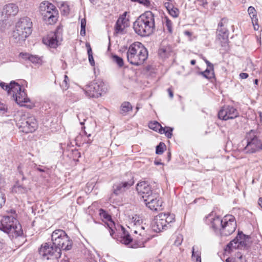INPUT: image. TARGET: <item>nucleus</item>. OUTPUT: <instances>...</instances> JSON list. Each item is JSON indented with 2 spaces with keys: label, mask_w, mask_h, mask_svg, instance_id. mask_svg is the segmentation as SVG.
Segmentation results:
<instances>
[{
  "label": "nucleus",
  "mask_w": 262,
  "mask_h": 262,
  "mask_svg": "<svg viewBox=\"0 0 262 262\" xmlns=\"http://www.w3.org/2000/svg\"><path fill=\"white\" fill-rule=\"evenodd\" d=\"M112 59L113 61L115 62L119 67H121L123 66L124 61L121 57L118 56L117 55H113Z\"/></svg>",
  "instance_id": "36"
},
{
  "label": "nucleus",
  "mask_w": 262,
  "mask_h": 262,
  "mask_svg": "<svg viewBox=\"0 0 262 262\" xmlns=\"http://www.w3.org/2000/svg\"><path fill=\"white\" fill-rule=\"evenodd\" d=\"M5 184V178L2 176V174L0 173V190L4 186Z\"/></svg>",
  "instance_id": "49"
},
{
  "label": "nucleus",
  "mask_w": 262,
  "mask_h": 262,
  "mask_svg": "<svg viewBox=\"0 0 262 262\" xmlns=\"http://www.w3.org/2000/svg\"><path fill=\"white\" fill-rule=\"evenodd\" d=\"M40 255L47 259L57 260L61 255V251L58 247L46 243L41 245L38 249Z\"/></svg>",
  "instance_id": "8"
},
{
  "label": "nucleus",
  "mask_w": 262,
  "mask_h": 262,
  "mask_svg": "<svg viewBox=\"0 0 262 262\" xmlns=\"http://www.w3.org/2000/svg\"><path fill=\"white\" fill-rule=\"evenodd\" d=\"M164 5L168 12L174 7L173 4L169 2H165Z\"/></svg>",
  "instance_id": "48"
},
{
  "label": "nucleus",
  "mask_w": 262,
  "mask_h": 262,
  "mask_svg": "<svg viewBox=\"0 0 262 262\" xmlns=\"http://www.w3.org/2000/svg\"><path fill=\"white\" fill-rule=\"evenodd\" d=\"M148 126L149 128L162 134L164 132L163 127L157 121L150 122L149 123Z\"/></svg>",
  "instance_id": "27"
},
{
  "label": "nucleus",
  "mask_w": 262,
  "mask_h": 262,
  "mask_svg": "<svg viewBox=\"0 0 262 262\" xmlns=\"http://www.w3.org/2000/svg\"><path fill=\"white\" fill-rule=\"evenodd\" d=\"M164 23L168 31L171 33L172 32V23L171 21L167 17L165 16Z\"/></svg>",
  "instance_id": "35"
},
{
  "label": "nucleus",
  "mask_w": 262,
  "mask_h": 262,
  "mask_svg": "<svg viewBox=\"0 0 262 262\" xmlns=\"http://www.w3.org/2000/svg\"><path fill=\"white\" fill-rule=\"evenodd\" d=\"M139 232V235H141V236H144V232H142L141 231H140V230H138V231L137 230H135L134 231V233H138V232Z\"/></svg>",
  "instance_id": "57"
},
{
  "label": "nucleus",
  "mask_w": 262,
  "mask_h": 262,
  "mask_svg": "<svg viewBox=\"0 0 262 262\" xmlns=\"http://www.w3.org/2000/svg\"><path fill=\"white\" fill-rule=\"evenodd\" d=\"M85 45H86V47L87 48L89 62L92 66H95V61H94V59L93 58L92 50L91 47V46H90V43H88V42L86 43Z\"/></svg>",
  "instance_id": "33"
},
{
  "label": "nucleus",
  "mask_w": 262,
  "mask_h": 262,
  "mask_svg": "<svg viewBox=\"0 0 262 262\" xmlns=\"http://www.w3.org/2000/svg\"><path fill=\"white\" fill-rule=\"evenodd\" d=\"M132 2H137L140 4H142L145 6H148L150 4L149 0H131Z\"/></svg>",
  "instance_id": "46"
},
{
  "label": "nucleus",
  "mask_w": 262,
  "mask_h": 262,
  "mask_svg": "<svg viewBox=\"0 0 262 262\" xmlns=\"http://www.w3.org/2000/svg\"><path fill=\"white\" fill-rule=\"evenodd\" d=\"M29 35V34L25 33V31H23V30L15 28L12 33L11 39L15 43L21 42L22 41H24Z\"/></svg>",
  "instance_id": "19"
},
{
  "label": "nucleus",
  "mask_w": 262,
  "mask_h": 262,
  "mask_svg": "<svg viewBox=\"0 0 262 262\" xmlns=\"http://www.w3.org/2000/svg\"><path fill=\"white\" fill-rule=\"evenodd\" d=\"M172 52L171 47L169 45H164L162 43L159 49L158 55L159 56L163 58H168Z\"/></svg>",
  "instance_id": "20"
},
{
  "label": "nucleus",
  "mask_w": 262,
  "mask_h": 262,
  "mask_svg": "<svg viewBox=\"0 0 262 262\" xmlns=\"http://www.w3.org/2000/svg\"><path fill=\"white\" fill-rule=\"evenodd\" d=\"M60 27L58 26L54 32H51L46 37H43L42 38L43 43L50 48H56L58 45L57 37L60 33Z\"/></svg>",
  "instance_id": "15"
},
{
  "label": "nucleus",
  "mask_w": 262,
  "mask_h": 262,
  "mask_svg": "<svg viewBox=\"0 0 262 262\" xmlns=\"http://www.w3.org/2000/svg\"><path fill=\"white\" fill-rule=\"evenodd\" d=\"M199 5L205 7L207 4V0H196Z\"/></svg>",
  "instance_id": "51"
},
{
  "label": "nucleus",
  "mask_w": 262,
  "mask_h": 262,
  "mask_svg": "<svg viewBox=\"0 0 262 262\" xmlns=\"http://www.w3.org/2000/svg\"><path fill=\"white\" fill-rule=\"evenodd\" d=\"M133 28L138 35L148 36L155 30L154 14L151 11H146L139 16L134 23Z\"/></svg>",
  "instance_id": "2"
},
{
  "label": "nucleus",
  "mask_w": 262,
  "mask_h": 262,
  "mask_svg": "<svg viewBox=\"0 0 262 262\" xmlns=\"http://www.w3.org/2000/svg\"><path fill=\"white\" fill-rule=\"evenodd\" d=\"M12 192L16 193H24L28 192V188L17 182L13 186Z\"/></svg>",
  "instance_id": "29"
},
{
  "label": "nucleus",
  "mask_w": 262,
  "mask_h": 262,
  "mask_svg": "<svg viewBox=\"0 0 262 262\" xmlns=\"http://www.w3.org/2000/svg\"><path fill=\"white\" fill-rule=\"evenodd\" d=\"M205 222L215 233L221 236L230 235L236 228L235 217L232 215H226L221 219L219 216H215L212 212L206 216Z\"/></svg>",
  "instance_id": "1"
},
{
  "label": "nucleus",
  "mask_w": 262,
  "mask_h": 262,
  "mask_svg": "<svg viewBox=\"0 0 262 262\" xmlns=\"http://www.w3.org/2000/svg\"><path fill=\"white\" fill-rule=\"evenodd\" d=\"M247 145L245 150L247 153H254L262 150V142L259 138V133L252 129L246 134Z\"/></svg>",
  "instance_id": "7"
},
{
  "label": "nucleus",
  "mask_w": 262,
  "mask_h": 262,
  "mask_svg": "<svg viewBox=\"0 0 262 262\" xmlns=\"http://www.w3.org/2000/svg\"><path fill=\"white\" fill-rule=\"evenodd\" d=\"M16 28L19 29L29 35L32 33V23L31 19L25 17L21 18L16 24Z\"/></svg>",
  "instance_id": "18"
},
{
  "label": "nucleus",
  "mask_w": 262,
  "mask_h": 262,
  "mask_svg": "<svg viewBox=\"0 0 262 262\" xmlns=\"http://www.w3.org/2000/svg\"><path fill=\"white\" fill-rule=\"evenodd\" d=\"M239 116V113L236 108L232 106L224 105L219 111L218 117L223 120L233 119Z\"/></svg>",
  "instance_id": "13"
},
{
  "label": "nucleus",
  "mask_w": 262,
  "mask_h": 262,
  "mask_svg": "<svg viewBox=\"0 0 262 262\" xmlns=\"http://www.w3.org/2000/svg\"><path fill=\"white\" fill-rule=\"evenodd\" d=\"M126 55L127 61L130 64L138 66L147 59L148 52L142 43L137 41L129 47Z\"/></svg>",
  "instance_id": "3"
},
{
  "label": "nucleus",
  "mask_w": 262,
  "mask_h": 262,
  "mask_svg": "<svg viewBox=\"0 0 262 262\" xmlns=\"http://www.w3.org/2000/svg\"><path fill=\"white\" fill-rule=\"evenodd\" d=\"M6 201L5 194L0 192V208L4 205Z\"/></svg>",
  "instance_id": "45"
},
{
  "label": "nucleus",
  "mask_w": 262,
  "mask_h": 262,
  "mask_svg": "<svg viewBox=\"0 0 262 262\" xmlns=\"http://www.w3.org/2000/svg\"><path fill=\"white\" fill-rule=\"evenodd\" d=\"M191 259L195 262H201V251L198 246H194L192 248Z\"/></svg>",
  "instance_id": "25"
},
{
  "label": "nucleus",
  "mask_w": 262,
  "mask_h": 262,
  "mask_svg": "<svg viewBox=\"0 0 262 262\" xmlns=\"http://www.w3.org/2000/svg\"><path fill=\"white\" fill-rule=\"evenodd\" d=\"M134 184V181L132 179L128 181H118L116 182L112 187V193L111 194L110 199L114 195L119 196L123 194Z\"/></svg>",
  "instance_id": "12"
},
{
  "label": "nucleus",
  "mask_w": 262,
  "mask_h": 262,
  "mask_svg": "<svg viewBox=\"0 0 262 262\" xmlns=\"http://www.w3.org/2000/svg\"><path fill=\"white\" fill-rule=\"evenodd\" d=\"M181 242H179V241H178L177 240H176L175 242H174V244L178 246L179 245H181Z\"/></svg>",
  "instance_id": "62"
},
{
  "label": "nucleus",
  "mask_w": 262,
  "mask_h": 262,
  "mask_svg": "<svg viewBox=\"0 0 262 262\" xmlns=\"http://www.w3.org/2000/svg\"><path fill=\"white\" fill-rule=\"evenodd\" d=\"M43 62L42 56L39 57L37 55H34V66L39 67L40 66L42 65Z\"/></svg>",
  "instance_id": "40"
},
{
  "label": "nucleus",
  "mask_w": 262,
  "mask_h": 262,
  "mask_svg": "<svg viewBox=\"0 0 262 262\" xmlns=\"http://www.w3.org/2000/svg\"><path fill=\"white\" fill-rule=\"evenodd\" d=\"M127 12H124L123 14L121 15L117 20V23H120L127 27L129 26V20L126 18V15Z\"/></svg>",
  "instance_id": "31"
},
{
  "label": "nucleus",
  "mask_w": 262,
  "mask_h": 262,
  "mask_svg": "<svg viewBox=\"0 0 262 262\" xmlns=\"http://www.w3.org/2000/svg\"><path fill=\"white\" fill-rule=\"evenodd\" d=\"M13 99L17 104L20 106H23L25 102H27V96L24 90H21L19 92L14 94Z\"/></svg>",
  "instance_id": "22"
},
{
  "label": "nucleus",
  "mask_w": 262,
  "mask_h": 262,
  "mask_svg": "<svg viewBox=\"0 0 262 262\" xmlns=\"http://www.w3.org/2000/svg\"><path fill=\"white\" fill-rule=\"evenodd\" d=\"M248 12L251 18L252 23L255 30H258L259 26L258 25V18L256 15V11L252 6L249 7Z\"/></svg>",
  "instance_id": "23"
},
{
  "label": "nucleus",
  "mask_w": 262,
  "mask_h": 262,
  "mask_svg": "<svg viewBox=\"0 0 262 262\" xmlns=\"http://www.w3.org/2000/svg\"><path fill=\"white\" fill-rule=\"evenodd\" d=\"M166 220L165 214L161 213L155 216L151 223L152 230L156 232H160L167 229Z\"/></svg>",
  "instance_id": "14"
},
{
  "label": "nucleus",
  "mask_w": 262,
  "mask_h": 262,
  "mask_svg": "<svg viewBox=\"0 0 262 262\" xmlns=\"http://www.w3.org/2000/svg\"><path fill=\"white\" fill-rule=\"evenodd\" d=\"M211 70L207 69L205 71L201 72L199 74L207 79L211 78L213 75V73L211 72Z\"/></svg>",
  "instance_id": "39"
},
{
  "label": "nucleus",
  "mask_w": 262,
  "mask_h": 262,
  "mask_svg": "<svg viewBox=\"0 0 262 262\" xmlns=\"http://www.w3.org/2000/svg\"><path fill=\"white\" fill-rule=\"evenodd\" d=\"M18 12V6L14 4H9L6 5L3 13L8 16H15Z\"/></svg>",
  "instance_id": "21"
},
{
  "label": "nucleus",
  "mask_w": 262,
  "mask_h": 262,
  "mask_svg": "<svg viewBox=\"0 0 262 262\" xmlns=\"http://www.w3.org/2000/svg\"><path fill=\"white\" fill-rule=\"evenodd\" d=\"M0 86L2 89L6 90L7 92H8L9 84H7L4 82H0Z\"/></svg>",
  "instance_id": "47"
},
{
  "label": "nucleus",
  "mask_w": 262,
  "mask_h": 262,
  "mask_svg": "<svg viewBox=\"0 0 262 262\" xmlns=\"http://www.w3.org/2000/svg\"><path fill=\"white\" fill-rule=\"evenodd\" d=\"M155 164L156 165H161L162 163L159 161H155Z\"/></svg>",
  "instance_id": "64"
},
{
  "label": "nucleus",
  "mask_w": 262,
  "mask_h": 262,
  "mask_svg": "<svg viewBox=\"0 0 262 262\" xmlns=\"http://www.w3.org/2000/svg\"><path fill=\"white\" fill-rule=\"evenodd\" d=\"M103 217L104 218L106 219H107V220H110L111 219V217L110 215H109L108 214H106L105 213H104V215H103Z\"/></svg>",
  "instance_id": "58"
},
{
  "label": "nucleus",
  "mask_w": 262,
  "mask_h": 262,
  "mask_svg": "<svg viewBox=\"0 0 262 262\" xmlns=\"http://www.w3.org/2000/svg\"><path fill=\"white\" fill-rule=\"evenodd\" d=\"M106 88L103 82L97 80L90 82L85 90V94L89 97L98 98L105 94Z\"/></svg>",
  "instance_id": "9"
},
{
  "label": "nucleus",
  "mask_w": 262,
  "mask_h": 262,
  "mask_svg": "<svg viewBox=\"0 0 262 262\" xmlns=\"http://www.w3.org/2000/svg\"><path fill=\"white\" fill-rule=\"evenodd\" d=\"M166 148L165 144L161 142L157 146L156 148V154L157 155H161L164 151V149Z\"/></svg>",
  "instance_id": "37"
},
{
  "label": "nucleus",
  "mask_w": 262,
  "mask_h": 262,
  "mask_svg": "<svg viewBox=\"0 0 262 262\" xmlns=\"http://www.w3.org/2000/svg\"><path fill=\"white\" fill-rule=\"evenodd\" d=\"M258 203L259 205L262 208V198H260L258 199Z\"/></svg>",
  "instance_id": "61"
},
{
  "label": "nucleus",
  "mask_w": 262,
  "mask_h": 262,
  "mask_svg": "<svg viewBox=\"0 0 262 262\" xmlns=\"http://www.w3.org/2000/svg\"><path fill=\"white\" fill-rule=\"evenodd\" d=\"M190 63L192 65H194L196 63V61L194 59H192L190 61Z\"/></svg>",
  "instance_id": "63"
},
{
  "label": "nucleus",
  "mask_w": 262,
  "mask_h": 262,
  "mask_svg": "<svg viewBox=\"0 0 262 262\" xmlns=\"http://www.w3.org/2000/svg\"><path fill=\"white\" fill-rule=\"evenodd\" d=\"M0 230L7 233H14L16 236L23 234L21 225L17 219L12 216H5L0 223Z\"/></svg>",
  "instance_id": "5"
},
{
  "label": "nucleus",
  "mask_w": 262,
  "mask_h": 262,
  "mask_svg": "<svg viewBox=\"0 0 262 262\" xmlns=\"http://www.w3.org/2000/svg\"><path fill=\"white\" fill-rule=\"evenodd\" d=\"M228 19L223 18L218 24L216 29V40H219L222 47L226 48L229 40V31L227 29Z\"/></svg>",
  "instance_id": "10"
},
{
  "label": "nucleus",
  "mask_w": 262,
  "mask_h": 262,
  "mask_svg": "<svg viewBox=\"0 0 262 262\" xmlns=\"http://www.w3.org/2000/svg\"><path fill=\"white\" fill-rule=\"evenodd\" d=\"M20 56L24 59H25L26 60H29L31 62H33V55L29 54L27 53H21L20 54Z\"/></svg>",
  "instance_id": "41"
},
{
  "label": "nucleus",
  "mask_w": 262,
  "mask_h": 262,
  "mask_svg": "<svg viewBox=\"0 0 262 262\" xmlns=\"http://www.w3.org/2000/svg\"><path fill=\"white\" fill-rule=\"evenodd\" d=\"M136 190L143 200L156 193L152 191L151 187L145 182L139 183L137 185Z\"/></svg>",
  "instance_id": "16"
},
{
  "label": "nucleus",
  "mask_w": 262,
  "mask_h": 262,
  "mask_svg": "<svg viewBox=\"0 0 262 262\" xmlns=\"http://www.w3.org/2000/svg\"><path fill=\"white\" fill-rule=\"evenodd\" d=\"M32 123V121L31 119H29L25 122H22V124L20 126V127L23 128L22 131L26 133H32L33 129Z\"/></svg>",
  "instance_id": "26"
},
{
  "label": "nucleus",
  "mask_w": 262,
  "mask_h": 262,
  "mask_svg": "<svg viewBox=\"0 0 262 262\" xmlns=\"http://www.w3.org/2000/svg\"><path fill=\"white\" fill-rule=\"evenodd\" d=\"M248 74L246 73H241L239 74V76L242 79H246L248 77Z\"/></svg>",
  "instance_id": "54"
},
{
  "label": "nucleus",
  "mask_w": 262,
  "mask_h": 262,
  "mask_svg": "<svg viewBox=\"0 0 262 262\" xmlns=\"http://www.w3.org/2000/svg\"><path fill=\"white\" fill-rule=\"evenodd\" d=\"M126 27L124 25L116 22L115 26V32L117 34H122L124 33V29Z\"/></svg>",
  "instance_id": "34"
},
{
  "label": "nucleus",
  "mask_w": 262,
  "mask_h": 262,
  "mask_svg": "<svg viewBox=\"0 0 262 262\" xmlns=\"http://www.w3.org/2000/svg\"><path fill=\"white\" fill-rule=\"evenodd\" d=\"M121 228L123 233L122 242L123 244L128 245L132 242L133 239L128 233H126L125 228L123 227H121Z\"/></svg>",
  "instance_id": "32"
},
{
  "label": "nucleus",
  "mask_w": 262,
  "mask_h": 262,
  "mask_svg": "<svg viewBox=\"0 0 262 262\" xmlns=\"http://www.w3.org/2000/svg\"><path fill=\"white\" fill-rule=\"evenodd\" d=\"M164 132L162 133V134H165V136L167 138H171L172 136V131L173 130V128L171 127H163Z\"/></svg>",
  "instance_id": "38"
},
{
  "label": "nucleus",
  "mask_w": 262,
  "mask_h": 262,
  "mask_svg": "<svg viewBox=\"0 0 262 262\" xmlns=\"http://www.w3.org/2000/svg\"><path fill=\"white\" fill-rule=\"evenodd\" d=\"M259 117L260 118V122L262 123V112H258Z\"/></svg>",
  "instance_id": "59"
},
{
  "label": "nucleus",
  "mask_w": 262,
  "mask_h": 262,
  "mask_svg": "<svg viewBox=\"0 0 262 262\" xmlns=\"http://www.w3.org/2000/svg\"><path fill=\"white\" fill-rule=\"evenodd\" d=\"M169 14L173 17H177L179 14V10L178 8L173 7L168 11Z\"/></svg>",
  "instance_id": "42"
},
{
  "label": "nucleus",
  "mask_w": 262,
  "mask_h": 262,
  "mask_svg": "<svg viewBox=\"0 0 262 262\" xmlns=\"http://www.w3.org/2000/svg\"><path fill=\"white\" fill-rule=\"evenodd\" d=\"M132 110V106L128 102H124L122 103L120 107V113L125 115L126 114Z\"/></svg>",
  "instance_id": "30"
},
{
  "label": "nucleus",
  "mask_w": 262,
  "mask_h": 262,
  "mask_svg": "<svg viewBox=\"0 0 262 262\" xmlns=\"http://www.w3.org/2000/svg\"><path fill=\"white\" fill-rule=\"evenodd\" d=\"M39 13L43 21L49 25L55 24L59 17L56 7L48 1H43L40 4Z\"/></svg>",
  "instance_id": "4"
},
{
  "label": "nucleus",
  "mask_w": 262,
  "mask_h": 262,
  "mask_svg": "<svg viewBox=\"0 0 262 262\" xmlns=\"http://www.w3.org/2000/svg\"><path fill=\"white\" fill-rule=\"evenodd\" d=\"M69 81V79L67 75H64V79L61 84V87L63 89L67 90L69 88V84L68 82Z\"/></svg>",
  "instance_id": "44"
},
{
  "label": "nucleus",
  "mask_w": 262,
  "mask_h": 262,
  "mask_svg": "<svg viewBox=\"0 0 262 262\" xmlns=\"http://www.w3.org/2000/svg\"><path fill=\"white\" fill-rule=\"evenodd\" d=\"M225 262H246V258L241 253H237L234 257L227 258Z\"/></svg>",
  "instance_id": "28"
},
{
  "label": "nucleus",
  "mask_w": 262,
  "mask_h": 262,
  "mask_svg": "<svg viewBox=\"0 0 262 262\" xmlns=\"http://www.w3.org/2000/svg\"><path fill=\"white\" fill-rule=\"evenodd\" d=\"M169 95L171 98H173V94L172 90L170 89H168L167 90Z\"/></svg>",
  "instance_id": "56"
},
{
  "label": "nucleus",
  "mask_w": 262,
  "mask_h": 262,
  "mask_svg": "<svg viewBox=\"0 0 262 262\" xmlns=\"http://www.w3.org/2000/svg\"><path fill=\"white\" fill-rule=\"evenodd\" d=\"M249 239V236L244 234L242 231H238L237 236L229 243L225 250L230 252L233 249H242L245 248L246 245V241Z\"/></svg>",
  "instance_id": "11"
},
{
  "label": "nucleus",
  "mask_w": 262,
  "mask_h": 262,
  "mask_svg": "<svg viewBox=\"0 0 262 262\" xmlns=\"http://www.w3.org/2000/svg\"><path fill=\"white\" fill-rule=\"evenodd\" d=\"M80 35L81 36H85V28H81L80 30Z\"/></svg>",
  "instance_id": "55"
},
{
  "label": "nucleus",
  "mask_w": 262,
  "mask_h": 262,
  "mask_svg": "<svg viewBox=\"0 0 262 262\" xmlns=\"http://www.w3.org/2000/svg\"><path fill=\"white\" fill-rule=\"evenodd\" d=\"M80 27L81 28H85L86 27V19L85 18H82L81 20V23H80Z\"/></svg>",
  "instance_id": "53"
},
{
  "label": "nucleus",
  "mask_w": 262,
  "mask_h": 262,
  "mask_svg": "<svg viewBox=\"0 0 262 262\" xmlns=\"http://www.w3.org/2000/svg\"><path fill=\"white\" fill-rule=\"evenodd\" d=\"M165 214V217H166V226L169 225V223H172L174 220V215L172 214Z\"/></svg>",
  "instance_id": "43"
},
{
  "label": "nucleus",
  "mask_w": 262,
  "mask_h": 262,
  "mask_svg": "<svg viewBox=\"0 0 262 262\" xmlns=\"http://www.w3.org/2000/svg\"><path fill=\"white\" fill-rule=\"evenodd\" d=\"M51 241L53 245L58 247L61 250L68 251L72 247V241L63 230L54 231L51 235Z\"/></svg>",
  "instance_id": "6"
},
{
  "label": "nucleus",
  "mask_w": 262,
  "mask_h": 262,
  "mask_svg": "<svg viewBox=\"0 0 262 262\" xmlns=\"http://www.w3.org/2000/svg\"><path fill=\"white\" fill-rule=\"evenodd\" d=\"M62 6L63 8V11L64 13L66 14L67 15L69 14L70 12L69 6L67 5L63 4Z\"/></svg>",
  "instance_id": "50"
},
{
  "label": "nucleus",
  "mask_w": 262,
  "mask_h": 262,
  "mask_svg": "<svg viewBox=\"0 0 262 262\" xmlns=\"http://www.w3.org/2000/svg\"><path fill=\"white\" fill-rule=\"evenodd\" d=\"M159 198V194L156 193L144 200L146 206L151 210L157 211L161 209L162 201Z\"/></svg>",
  "instance_id": "17"
},
{
  "label": "nucleus",
  "mask_w": 262,
  "mask_h": 262,
  "mask_svg": "<svg viewBox=\"0 0 262 262\" xmlns=\"http://www.w3.org/2000/svg\"><path fill=\"white\" fill-rule=\"evenodd\" d=\"M205 62L207 65V67H209L210 69H211L212 71L213 70V65L208 60H207L206 59H204Z\"/></svg>",
  "instance_id": "52"
},
{
  "label": "nucleus",
  "mask_w": 262,
  "mask_h": 262,
  "mask_svg": "<svg viewBox=\"0 0 262 262\" xmlns=\"http://www.w3.org/2000/svg\"><path fill=\"white\" fill-rule=\"evenodd\" d=\"M109 232H110V235L112 236H113V235L114 233H115V232L113 230V229L112 228H111V227H110V231H109Z\"/></svg>",
  "instance_id": "60"
},
{
  "label": "nucleus",
  "mask_w": 262,
  "mask_h": 262,
  "mask_svg": "<svg viewBox=\"0 0 262 262\" xmlns=\"http://www.w3.org/2000/svg\"><path fill=\"white\" fill-rule=\"evenodd\" d=\"M22 90L21 86L18 83L14 81H12L9 83V88L8 92V94H12V97L14 94H17Z\"/></svg>",
  "instance_id": "24"
}]
</instances>
